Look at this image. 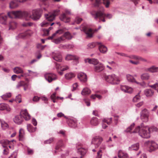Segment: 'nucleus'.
Here are the masks:
<instances>
[{"label": "nucleus", "mask_w": 158, "mask_h": 158, "mask_svg": "<svg viewBox=\"0 0 158 158\" xmlns=\"http://www.w3.org/2000/svg\"><path fill=\"white\" fill-rule=\"evenodd\" d=\"M8 15L10 18H24L26 20L31 19V13L29 11H12L8 13Z\"/></svg>", "instance_id": "1"}, {"label": "nucleus", "mask_w": 158, "mask_h": 158, "mask_svg": "<svg viewBox=\"0 0 158 158\" xmlns=\"http://www.w3.org/2000/svg\"><path fill=\"white\" fill-rule=\"evenodd\" d=\"M92 17L96 20H99L100 22L101 21L105 22V18L110 19L112 17V15L109 14H105L101 10L93 11L91 13Z\"/></svg>", "instance_id": "2"}, {"label": "nucleus", "mask_w": 158, "mask_h": 158, "mask_svg": "<svg viewBox=\"0 0 158 158\" xmlns=\"http://www.w3.org/2000/svg\"><path fill=\"white\" fill-rule=\"evenodd\" d=\"M85 62H89V64L94 65V71L96 72H99L102 71L104 69L103 65L99 63L98 60L95 59H87L85 60Z\"/></svg>", "instance_id": "3"}, {"label": "nucleus", "mask_w": 158, "mask_h": 158, "mask_svg": "<svg viewBox=\"0 0 158 158\" xmlns=\"http://www.w3.org/2000/svg\"><path fill=\"white\" fill-rule=\"evenodd\" d=\"M23 118L26 120H29L30 118V116L26 110L22 111L20 115L16 116L14 118V121L15 123L19 124L22 122Z\"/></svg>", "instance_id": "4"}, {"label": "nucleus", "mask_w": 158, "mask_h": 158, "mask_svg": "<svg viewBox=\"0 0 158 158\" xmlns=\"http://www.w3.org/2000/svg\"><path fill=\"white\" fill-rule=\"evenodd\" d=\"M135 131L134 133L138 132L139 135L142 137L148 139L150 137V134L152 132L157 131V129H135Z\"/></svg>", "instance_id": "5"}, {"label": "nucleus", "mask_w": 158, "mask_h": 158, "mask_svg": "<svg viewBox=\"0 0 158 158\" xmlns=\"http://www.w3.org/2000/svg\"><path fill=\"white\" fill-rule=\"evenodd\" d=\"M105 78L107 82L112 84H118L120 81L119 78L114 74L105 76Z\"/></svg>", "instance_id": "6"}, {"label": "nucleus", "mask_w": 158, "mask_h": 158, "mask_svg": "<svg viewBox=\"0 0 158 158\" xmlns=\"http://www.w3.org/2000/svg\"><path fill=\"white\" fill-rule=\"evenodd\" d=\"M144 145L149 148V151L151 152L158 149V144L152 140H148L144 143Z\"/></svg>", "instance_id": "7"}, {"label": "nucleus", "mask_w": 158, "mask_h": 158, "mask_svg": "<svg viewBox=\"0 0 158 158\" xmlns=\"http://www.w3.org/2000/svg\"><path fill=\"white\" fill-rule=\"evenodd\" d=\"M140 118L143 122H148L150 115L149 111L146 109H143L140 113Z\"/></svg>", "instance_id": "8"}, {"label": "nucleus", "mask_w": 158, "mask_h": 158, "mask_svg": "<svg viewBox=\"0 0 158 158\" xmlns=\"http://www.w3.org/2000/svg\"><path fill=\"white\" fill-rule=\"evenodd\" d=\"M81 30L85 32L86 35L87 37L88 38L92 37L94 32L97 31V30H95L94 31L91 28H89L86 26H81Z\"/></svg>", "instance_id": "9"}, {"label": "nucleus", "mask_w": 158, "mask_h": 158, "mask_svg": "<svg viewBox=\"0 0 158 158\" xmlns=\"http://www.w3.org/2000/svg\"><path fill=\"white\" fill-rule=\"evenodd\" d=\"M71 35L69 32L64 33L63 35L55 39L53 42L56 44H59L61 41L64 40L65 39H70L72 38Z\"/></svg>", "instance_id": "10"}, {"label": "nucleus", "mask_w": 158, "mask_h": 158, "mask_svg": "<svg viewBox=\"0 0 158 158\" xmlns=\"http://www.w3.org/2000/svg\"><path fill=\"white\" fill-rule=\"evenodd\" d=\"M103 138L99 136L94 137L92 140L91 143L94 145L95 148H98L103 140Z\"/></svg>", "instance_id": "11"}, {"label": "nucleus", "mask_w": 158, "mask_h": 158, "mask_svg": "<svg viewBox=\"0 0 158 158\" xmlns=\"http://www.w3.org/2000/svg\"><path fill=\"white\" fill-rule=\"evenodd\" d=\"M41 10L40 9L32 10L31 12V19L34 20L39 19L41 17Z\"/></svg>", "instance_id": "12"}, {"label": "nucleus", "mask_w": 158, "mask_h": 158, "mask_svg": "<svg viewBox=\"0 0 158 158\" xmlns=\"http://www.w3.org/2000/svg\"><path fill=\"white\" fill-rule=\"evenodd\" d=\"M59 10H57L54 11L52 14H46L45 18L48 21H52L54 19L55 17L59 14Z\"/></svg>", "instance_id": "13"}, {"label": "nucleus", "mask_w": 158, "mask_h": 158, "mask_svg": "<svg viewBox=\"0 0 158 158\" xmlns=\"http://www.w3.org/2000/svg\"><path fill=\"white\" fill-rule=\"evenodd\" d=\"M44 77L45 79L50 83L57 79V77L56 75L53 73H48L44 75Z\"/></svg>", "instance_id": "14"}, {"label": "nucleus", "mask_w": 158, "mask_h": 158, "mask_svg": "<svg viewBox=\"0 0 158 158\" xmlns=\"http://www.w3.org/2000/svg\"><path fill=\"white\" fill-rule=\"evenodd\" d=\"M69 13V12L66 11L65 13L61 14L60 17V20L65 23L69 22L70 21V18L67 16V14Z\"/></svg>", "instance_id": "15"}, {"label": "nucleus", "mask_w": 158, "mask_h": 158, "mask_svg": "<svg viewBox=\"0 0 158 158\" xmlns=\"http://www.w3.org/2000/svg\"><path fill=\"white\" fill-rule=\"evenodd\" d=\"M13 141H14V140L9 141L6 139L3 140L1 141V143L2 146L4 148L7 147L8 145L9 147L10 148L13 149L14 148V147L13 146H11L10 145Z\"/></svg>", "instance_id": "16"}, {"label": "nucleus", "mask_w": 158, "mask_h": 158, "mask_svg": "<svg viewBox=\"0 0 158 158\" xmlns=\"http://www.w3.org/2000/svg\"><path fill=\"white\" fill-rule=\"evenodd\" d=\"M52 56L53 59L58 62H61L62 60V57L61 54L59 52H53Z\"/></svg>", "instance_id": "17"}, {"label": "nucleus", "mask_w": 158, "mask_h": 158, "mask_svg": "<svg viewBox=\"0 0 158 158\" xmlns=\"http://www.w3.org/2000/svg\"><path fill=\"white\" fill-rule=\"evenodd\" d=\"M79 58V57L76 56L69 54L67 56L65 59L67 60H74L75 62V64H77L78 62Z\"/></svg>", "instance_id": "18"}, {"label": "nucleus", "mask_w": 158, "mask_h": 158, "mask_svg": "<svg viewBox=\"0 0 158 158\" xmlns=\"http://www.w3.org/2000/svg\"><path fill=\"white\" fill-rule=\"evenodd\" d=\"M121 89L123 92L128 93H131L133 91V89L131 87L126 85H121Z\"/></svg>", "instance_id": "19"}, {"label": "nucleus", "mask_w": 158, "mask_h": 158, "mask_svg": "<svg viewBox=\"0 0 158 158\" xmlns=\"http://www.w3.org/2000/svg\"><path fill=\"white\" fill-rule=\"evenodd\" d=\"M78 78L82 82H85L87 81V78L85 74L81 73L78 74L77 75Z\"/></svg>", "instance_id": "20"}, {"label": "nucleus", "mask_w": 158, "mask_h": 158, "mask_svg": "<svg viewBox=\"0 0 158 158\" xmlns=\"http://www.w3.org/2000/svg\"><path fill=\"white\" fill-rule=\"evenodd\" d=\"M0 110H6L8 112H10L11 109L7 104L2 103L0 104Z\"/></svg>", "instance_id": "21"}, {"label": "nucleus", "mask_w": 158, "mask_h": 158, "mask_svg": "<svg viewBox=\"0 0 158 158\" xmlns=\"http://www.w3.org/2000/svg\"><path fill=\"white\" fill-rule=\"evenodd\" d=\"M106 146L105 145L102 144L100 147V149L98 152L97 156L96 158H101L102 155V151L106 149Z\"/></svg>", "instance_id": "22"}, {"label": "nucleus", "mask_w": 158, "mask_h": 158, "mask_svg": "<svg viewBox=\"0 0 158 158\" xmlns=\"http://www.w3.org/2000/svg\"><path fill=\"white\" fill-rule=\"evenodd\" d=\"M97 44L99 45V49L100 52L103 53H106L107 50V48L100 43H97Z\"/></svg>", "instance_id": "23"}, {"label": "nucleus", "mask_w": 158, "mask_h": 158, "mask_svg": "<svg viewBox=\"0 0 158 158\" xmlns=\"http://www.w3.org/2000/svg\"><path fill=\"white\" fill-rule=\"evenodd\" d=\"M99 123V119L97 117H92L90 122V124L92 126H96L98 125Z\"/></svg>", "instance_id": "24"}, {"label": "nucleus", "mask_w": 158, "mask_h": 158, "mask_svg": "<svg viewBox=\"0 0 158 158\" xmlns=\"http://www.w3.org/2000/svg\"><path fill=\"white\" fill-rule=\"evenodd\" d=\"M7 17V16L4 14H0V23L2 24H6Z\"/></svg>", "instance_id": "25"}, {"label": "nucleus", "mask_w": 158, "mask_h": 158, "mask_svg": "<svg viewBox=\"0 0 158 158\" xmlns=\"http://www.w3.org/2000/svg\"><path fill=\"white\" fill-rule=\"evenodd\" d=\"M18 6V1L17 0H13L10 3V8H15Z\"/></svg>", "instance_id": "26"}, {"label": "nucleus", "mask_w": 158, "mask_h": 158, "mask_svg": "<svg viewBox=\"0 0 158 158\" xmlns=\"http://www.w3.org/2000/svg\"><path fill=\"white\" fill-rule=\"evenodd\" d=\"M130 58L135 60H138L139 61L140 60L145 62H147V60L146 59L139 56L132 55L130 57Z\"/></svg>", "instance_id": "27"}, {"label": "nucleus", "mask_w": 158, "mask_h": 158, "mask_svg": "<svg viewBox=\"0 0 158 158\" xmlns=\"http://www.w3.org/2000/svg\"><path fill=\"white\" fill-rule=\"evenodd\" d=\"M139 143H136L131 145L128 148L129 151H137L139 148Z\"/></svg>", "instance_id": "28"}, {"label": "nucleus", "mask_w": 158, "mask_h": 158, "mask_svg": "<svg viewBox=\"0 0 158 158\" xmlns=\"http://www.w3.org/2000/svg\"><path fill=\"white\" fill-rule=\"evenodd\" d=\"M118 156L119 158H127V154L122 150H119L118 153Z\"/></svg>", "instance_id": "29"}, {"label": "nucleus", "mask_w": 158, "mask_h": 158, "mask_svg": "<svg viewBox=\"0 0 158 158\" xmlns=\"http://www.w3.org/2000/svg\"><path fill=\"white\" fill-rule=\"evenodd\" d=\"M77 121L75 119H71L68 122L69 126L71 127L75 128L77 126Z\"/></svg>", "instance_id": "30"}, {"label": "nucleus", "mask_w": 158, "mask_h": 158, "mask_svg": "<svg viewBox=\"0 0 158 158\" xmlns=\"http://www.w3.org/2000/svg\"><path fill=\"white\" fill-rule=\"evenodd\" d=\"M140 77L142 80L147 81L150 79V76L149 73H144L141 75Z\"/></svg>", "instance_id": "31"}, {"label": "nucleus", "mask_w": 158, "mask_h": 158, "mask_svg": "<svg viewBox=\"0 0 158 158\" xmlns=\"http://www.w3.org/2000/svg\"><path fill=\"white\" fill-rule=\"evenodd\" d=\"M147 71L152 73L158 72V67L152 66L147 69Z\"/></svg>", "instance_id": "32"}, {"label": "nucleus", "mask_w": 158, "mask_h": 158, "mask_svg": "<svg viewBox=\"0 0 158 158\" xmlns=\"http://www.w3.org/2000/svg\"><path fill=\"white\" fill-rule=\"evenodd\" d=\"M144 93L147 97H150L154 94V91L151 89H146L145 90Z\"/></svg>", "instance_id": "33"}, {"label": "nucleus", "mask_w": 158, "mask_h": 158, "mask_svg": "<svg viewBox=\"0 0 158 158\" xmlns=\"http://www.w3.org/2000/svg\"><path fill=\"white\" fill-rule=\"evenodd\" d=\"M91 93V90L88 88H84L81 91V94L83 95H89Z\"/></svg>", "instance_id": "34"}, {"label": "nucleus", "mask_w": 158, "mask_h": 158, "mask_svg": "<svg viewBox=\"0 0 158 158\" xmlns=\"http://www.w3.org/2000/svg\"><path fill=\"white\" fill-rule=\"evenodd\" d=\"M65 77L67 79H70L75 77V74L73 73H66L65 75Z\"/></svg>", "instance_id": "35"}, {"label": "nucleus", "mask_w": 158, "mask_h": 158, "mask_svg": "<svg viewBox=\"0 0 158 158\" xmlns=\"http://www.w3.org/2000/svg\"><path fill=\"white\" fill-rule=\"evenodd\" d=\"M87 151L86 149L82 148H80L77 149V152L82 156L84 155Z\"/></svg>", "instance_id": "36"}, {"label": "nucleus", "mask_w": 158, "mask_h": 158, "mask_svg": "<svg viewBox=\"0 0 158 158\" xmlns=\"http://www.w3.org/2000/svg\"><path fill=\"white\" fill-rule=\"evenodd\" d=\"M64 32L63 31L62 29H60L57 31L55 33L53 34L52 36H49L48 37V39L50 40L52 39L56 35L59 34H62Z\"/></svg>", "instance_id": "37"}, {"label": "nucleus", "mask_w": 158, "mask_h": 158, "mask_svg": "<svg viewBox=\"0 0 158 158\" xmlns=\"http://www.w3.org/2000/svg\"><path fill=\"white\" fill-rule=\"evenodd\" d=\"M0 124L2 128H8L9 127L8 124L4 121L0 120Z\"/></svg>", "instance_id": "38"}, {"label": "nucleus", "mask_w": 158, "mask_h": 158, "mask_svg": "<svg viewBox=\"0 0 158 158\" xmlns=\"http://www.w3.org/2000/svg\"><path fill=\"white\" fill-rule=\"evenodd\" d=\"M13 70L14 72L16 74L23 73V71L22 69L19 67H15L14 69Z\"/></svg>", "instance_id": "39"}, {"label": "nucleus", "mask_w": 158, "mask_h": 158, "mask_svg": "<svg viewBox=\"0 0 158 158\" xmlns=\"http://www.w3.org/2000/svg\"><path fill=\"white\" fill-rule=\"evenodd\" d=\"M127 80L130 82H135L137 83L135 81V79L131 75L127 74Z\"/></svg>", "instance_id": "40"}, {"label": "nucleus", "mask_w": 158, "mask_h": 158, "mask_svg": "<svg viewBox=\"0 0 158 158\" xmlns=\"http://www.w3.org/2000/svg\"><path fill=\"white\" fill-rule=\"evenodd\" d=\"M17 24L14 21L11 22L9 23V29L13 30L15 29L16 27Z\"/></svg>", "instance_id": "41"}, {"label": "nucleus", "mask_w": 158, "mask_h": 158, "mask_svg": "<svg viewBox=\"0 0 158 158\" xmlns=\"http://www.w3.org/2000/svg\"><path fill=\"white\" fill-rule=\"evenodd\" d=\"M31 31H28L24 33L21 34H20L19 36L20 37H21L22 38H24L26 36H30L31 35Z\"/></svg>", "instance_id": "42"}, {"label": "nucleus", "mask_w": 158, "mask_h": 158, "mask_svg": "<svg viewBox=\"0 0 158 158\" xmlns=\"http://www.w3.org/2000/svg\"><path fill=\"white\" fill-rule=\"evenodd\" d=\"M54 24V23H50L49 22L46 21H44L41 24L42 27H47L49 25H50L51 26L53 25Z\"/></svg>", "instance_id": "43"}, {"label": "nucleus", "mask_w": 158, "mask_h": 158, "mask_svg": "<svg viewBox=\"0 0 158 158\" xmlns=\"http://www.w3.org/2000/svg\"><path fill=\"white\" fill-rule=\"evenodd\" d=\"M112 118H104L102 120V123H106L108 125L110 124L112 122Z\"/></svg>", "instance_id": "44"}, {"label": "nucleus", "mask_w": 158, "mask_h": 158, "mask_svg": "<svg viewBox=\"0 0 158 158\" xmlns=\"http://www.w3.org/2000/svg\"><path fill=\"white\" fill-rule=\"evenodd\" d=\"M56 92H54L51 95V99L52 100L53 102H56V99H58L60 98V97H56Z\"/></svg>", "instance_id": "45"}, {"label": "nucleus", "mask_w": 158, "mask_h": 158, "mask_svg": "<svg viewBox=\"0 0 158 158\" xmlns=\"http://www.w3.org/2000/svg\"><path fill=\"white\" fill-rule=\"evenodd\" d=\"M11 96L10 93H7L1 96V98L4 100H6L8 98H10Z\"/></svg>", "instance_id": "46"}, {"label": "nucleus", "mask_w": 158, "mask_h": 158, "mask_svg": "<svg viewBox=\"0 0 158 158\" xmlns=\"http://www.w3.org/2000/svg\"><path fill=\"white\" fill-rule=\"evenodd\" d=\"M26 86L27 87L28 86V84L27 83H26L24 81H21L18 84L17 86L18 88H19L21 86Z\"/></svg>", "instance_id": "47"}, {"label": "nucleus", "mask_w": 158, "mask_h": 158, "mask_svg": "<svg viewBox=\"0 0 158 158\" xmlns=\"http://www.w3.org/2000/svg\"><path fill=\"white\" fill-rule=\"evenodd\" d=\"M52 27H50L48 29H44L43 31L44 32V35H48L49 31L52 29Z\"/></svg>", "instance_id": "48"}, {"label": "nucleus", "mask_w": 158, "mask_h": 158, "mask_svg": "<svg viewBox=\"0 0 158 158\" xmlns=\"http://www.w3.org/2000/svg\"><path fill=\"white\" fill-rule=\"evenodd\" d=\"M97 43H89L87 45L88 48H92L95 47Z\"/></svg>", "instance_id": "49"}, {"label": "nucleus", "mask_w": 158, "mask_h": 158, "mask_svg": "<svg viewBox=\"0 0 158 158\" xmlns=\"http://www.w3.org/2000/svg\"><path fill=\"white\" fill-rule=\"evenodd\" d=\"M15 101L17 103H20L21 102V96L20 94L18 95L16 97Z\"/></svg>", "instance_id": "50"}, {"label": "nucleus", "mask_w": 158, "mask_h": 158, "mask_svg": "<svg viewBox=\"0 0 158 158\" xmlns=\"http://www.w3.org/2000/svg\"><path fill=\"white\" fill-rule=\"evenodd\" d=\"M103 4L106 7L108 8L110 4V1L109 0H103Z\"/></svg>", "instance_id": "51"}, {"label": "nucleus", "mask_w": 158, "mask_h": 158, "mask_svg": "<svg viewBox=\"0 0 158 158\" xmlns=\"http://www.w3.org/2000/svg\"><path fill=\"white\" fill-rule=\"evenodd\" d=\"M91 98L93 99H95L96 98H98L99 99H101L102 98V96L100 95L95 94L91 95Z\"/></svg>", "instance_id": "52"}, {"label": "nucleus", "mask_w": 158, "mask_h": 158, "mask_svg": "<svg viewBox=\"0 0 158 158\" xmlns=\"http://www.w3.org/2000/svg\"><path fill=\"white\" fill-rule=\"evenodd\" d=\"M17 155V152L16 151L12 153L8 158H16Z\"/></svg>", "instance_id": "53"}, {"label": "nucleus", "mask_w": 158, "mask_h": 158, "mask_svg": "<svg viewBox=\"0 0 158 158\" xmlns=\"http://www.w3.org/2000/svg\"><path fill=\"white\" fill-rule=\"evenodd\" d=\"M140 99V96L139 94H138L136 95L135 97L133 98V102H136L138 101Z\"/></svg>", "instance_id": "54"}, {"label": "nucleus", "mask_w": 158, "mask_h": 158, "mask_svg": "<svg viewBox=\"0 0 158 158\" xmlns=\"http://www.w3.org/2000/svg\"><path fill=\"white\" fill-rule=\"evenodd\" d=\"M101 0H95V2L94 3V6L95 7H98L101 4Z\"/></svg>", "instance_id": "55"}, {"label": "nucleus", "mask_w": 158, "mask_h": 158, "mask_svg": "<svg viewBox=\"0 0 158 158\" xmlns=\"http://www.w3.org/2000/svg\"><path fill=\"white\" fill-rule=\"evenodd\" d=\"M135 60V61H133L131 60H130L129 61L130 63L135 65H137L139 64V61H138V60Z\"/></svg>", "instance_id": "56"}, {"label": "nucleus", "mask_w": 158, "mask_h": 158, "mask_svg": "<svg viewBox=\"0 0 158 158\" xmlns=\"http://www.w3.org/2000/svg\"><path fill=\"white\" fill-rule=\"evenodd\" d=\"M92 114H93L94 116L99 117L100 115L99 114V112L96 110H94L93 111Z\"/></svg>", "instance_id": "57"}, {"label": "nucleus", "mask_w": 158, "mask_h": 158, "mask_svg": "<svg viewBox=\"0 0 158 158\" xmlns=\"http://www.w3.org/2000/svg\"><path fill=\"white\" fill-rule=\"evenodd\" d=\"M27 151L28 155H32L33 153V150L28 147H27Z\"/></svg>", "instance_id": "58"}, {"label": "nucleus", "mask_w": 158, "mask_h": 158, "mask_svg": "<svg viewBox=\"0 0 158 158\" xmlns=\"http://www.w3.org/2000/svg\"><path fill=\"white\" fill-rule=\"evenodd\" d=\"M62 140H60L59 142L57 145L56 147V150L59 149V147L62 146Z\"/></svg>", "instance_id": "59"}, {"label": "nucleus", "mask_w": 158, "mask_h": 158, "mask_svg": "<svg viewBox=\"0 0 158 158\" xmlns=\"http://www.w3.org/2000/svg\"><path fill=\"white\" fill-rule=\"evenodd\" d=\"M150 128L148 126H145L143 123H141L139 126L137 128Z\"/></svg>", "instance_id": "60"}, {"label": "nucleus", "mask_w": 158, "mask_h": 158, "mask_svg": "<svg viewBox=\"0 0 158 158\" xmlns=\"http://www.w3.org/2000/svg\"><path fill=\"white\" fill-rule=\"evenodd\" d=\"M32 23L31 22H27L24 23L22 25L23 27H27L28 26H30L32 25Z\"/></svg>", "instance_id": "61"}, {"label": "nucleus", "mask_w": 158, "mask_h": 158, "mask_svg": "<svg viewBox=\"0 0 158 158\" xmlns=\"http://www.w3.org/2000/svg\"><path fill=\"white\" fill-rule=\"evenodd\" d=\"M69 67L67 66H62L60 67V71H64L69 69Z\"/></svg>", "instance_id": "62"}, {"label": "nucleus", "mask_w": 158, "mask_h": 158, "mask_svg": "<svg viewBox=\"0 0 158 158\" xmlns=\"http://www.w3.org/2000/svg\"><path fill=\"white\" fill-rule=\"evenodd\" d=\"M150 87L155 89L157 90L158 92V84L157 83L153 85H151Z\"/></svg>", "instance_id": "63"}, {"label": "nucleus", "mask_w": 158, "mask_h": 158, "mask_svg": "<svg viewBox=\"0 0 158 158\" xmlns=\"http://www.w3.org/2000/svg\"><path fill=\"white\" fill-rule=\"evenodd\" d=\"M82 20V19L79 17H77L75 19V22L77 24H79Z\"/></svg>", "instance_id": "64"}]
</instances>
